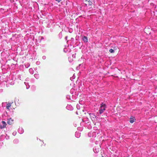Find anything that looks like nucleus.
Masks as SVG:
<instances>
[{"instance_id":"1","label":"nucleus","mask_w":157,"mask_h":157,"mask_svg":"<svg viewBox=\"0 0 157 157\" xmlns=\"http://www.w3.org/2000/svg\"><path fill=\"white\" fill-rule=\"evenodd\" d=\"M106 107V105L105 104L102 103L101 105V106L99 110V113L100 114H101L104 112L105 110V108Z\"/></svg>"},{"instance_id":"2","label":"nucleus","mask_w":157,"mask_h":157,"mask_svg":"<svg viewBox=\"0 0 157 157\" xmlns=\"http://www.w3.org/2000/svg\"><path fill=\"white\" fill-rule=\"evenodd\" d=\"M89 114L92 120H93V119L96 117V116L94 113H89Z\"/></svg>"},{"instance_id":"3","label":"nucleus","mask_w":157,"mask_h":157,"mask_svg":"<svg viewBox=\"0 0 157 157\" xmlns=\"http://www.w3.org/2000/svg\"><path fill=\"white\" fill-rule=\"evenodd\" d=\"M7 123L10 125H11L13 123V120L11 118L8 120Z\"/></svg>"},{"instance_id":"4","label":"nucleus","mask_w":157,"mask_h":157,"mask_svg":"<svg viewBox=\"0 0 157 157\" xmlns=\"http://www.w3.org/2000/svg\"><path fill=\"white\" fill-rule=\"evenodd\" d=\"M82 40L84 42L86 43L88 42V39L87 37L86 36H84L82 38Z\"/></svg>"},{"instance_id":"5","label":"nucleus","mask_w":157,"mask_h":157,"mask_svg":"<svg viewBox=\"0 0 157 157\" xmlns=\"http://www.w3.org/2000/svg\"><path fill=\"white\" fill-rule=\"evenodd\" d=\"M18 132L20 134H22L24 132V130L22 128H20L18 129Z\"/></svg>"},{"instance_id":"6","label":"nucleus","mask_w":157,"mask_h":157,"mask_svg":"<svg viewBox=\"0 0 157 157\" xmlns=\"http://www.w3.org/2000/svg\"><path fill=\"white\" fill-rule=\"evenodd\" d=\"M80 134L78 132H76L75 133V136L77 138H79L80 136Z\"/></svg>"},{"instance_id":"7","label":"nucleus","mask_w":157,"mask_h":157,"mask_svg":"<svg viewBox=\"0 0 157 157\" xmlns=\"http://www.w3.org/2000/svg\"><path fill=\"white\" fill-rule=\"evenodd\" d=\"M29 71L31 74H33L34 71L32 68H30L29 70Z\"/></svg>"},{"instance_id":"8","label":"nucleus","mask_w":157,"mask_h":157,"mask_svg":"<svg viewBox=\"0 0 157 157\" xmlns=\"http://www.w3.org/2000/svg\"><path fill=\"white\" fill-rule=\"evenodd\" d=\"M34 77L36 79H38L39 78V75L38 74H35L34 75Z\"/></svg>"},{"instance_id":"9","label":"nucleus","mask_w":157,"mask_h":157,"mask_svg":"<svg viewBox=\"0 0 157 157\" xmlns=\"http://www.w3.org/2000/svg\"><path fill=\"white\" fill-rule=\"evenodd\" d=\"M19 142V141H18V139H15L13 141V142L14 143H15V144H17Z\"/></svg>"},{"instance_id":"10","label":"nucleus","mask_w":157,"mask_h":157,"mask_svg":"<svg viewBox=\"0 0 157 157\" xmlns=\"http://www.w3.org/2000/svg\"><path fill=\"white\" fill-rule=\"evenodd\" d=\"M2 123L3 125L6 127V125H7L5 121H2Z\"/></svg>"},{"instance_id":"11","label":"nucleus","mask_w":157,"mask_h":157,"mask_svg":"<svg viewBox=\"0 0 157 157\" xmlns=\"http://www.w3.org/2000/svg\"><path fill=\"white\" fill-rule=\"evenodd\" d=\"M59 38L60 39H61L62 37V32H60L59 34Z\"/></svg>"},{"instance_id":"12","label":"nucleus","mask_w":157,"mask_h":157,"mask_svg":"<svg viewBox=\"0 0 157 157\" xmlns=\"http://www.w3.org/2000/svg\"><path fill=\"white\" fill-rule=\"evenodd\" d=\"M11 106V104L10 103H8L6 107L7 109H9V108Z\"/></svg>"},{"instance_id":"13","label":"nucleus","mask_w":157,"mask_h":157,"mask_svg":"<svg viewBox=\"0 0 157 157\" xmlns=\"http://www.w3.org/2000/svg\"><path fill=\"white\" fill-rule=\"evenodd\" d=\"M109 52L111 53H113L114 52V51L112 49H110L109 50Z\"/></svg>"},{"instance_id":"14","label":"nucleus","mask_w":157,"mask_h":157,"mask_svg":"<svg viewBox=\"0 0 157 157\" xmlns=\"http://www.w3.org/2000/svg\"><path fill=\"white\" fill-rule=\"evenodd\" d=\"M134 121V119L132 118H130V122L131 123H132Z\"/></svg>"},{"instance_id":"15","label":"nucleus","mask_w":157,"mask_h":157,"mask_svg":"<svg viewBox=\"0 0 157 157\" xmlns=\"http://www.w3.org/2000/svg\"><path fill=\"white\" fill-rule=\"evenodd\" d=\"M5 127L3 125H0V128L1 129L3 128H5Z\"/></svg>"},{"instance_id":"16","label":"nucleus","mask_w":157,"mask_h":157,"mask_svg":"<svg viewBox=\"0 0 157 157\" xmlns=\"http://www.w3.org/2000/svg\"><path fill=\"white\" fill-rule=\"evenodd\" d=\"M71 107V105H68L66 106V108L68 109H69V108Z\"/></svg>"},{"instance_id":"17","label":"nucleus","mask_w":157,"mask_h":157,"mask_svg":"<svg viewBox=\"0 0 157 157\" xmlns=\"http://www.w3.org/2000/svg\"><path fill=\"white\" fill-rule=\"evenodd\" d=\"M75 78V76L73 75L72 77L70 78V79L71 80H72V79H74Z\"/></svg>"},{"instance_id":"18","label":"nucleus","mask_w":157,"mask_h":157,"mask_svg":"<svg viewBox=\"0 0 157 157\" xmlns=\"http://www.w3.org/2000/svg\"><path fill=\"white\" fill-rule=\"evenodd\" d=\"M76 107L78 109H80V106L79 105L77 104L76 105Z\"/></svg>"},{"instance_id":"19","label":"nucleus","mask_w":157,"mask_h":157,"mask_svg":"<svg viewBox=\"0 0 157 157\" xmlns=\"http://www.w3.org/2000/svg\"><path fill=\"white\" fill-rule=\"evenodd\" d=\"M46 58V56H43L42 57V59H45Z\"/></svg>"},{"instance_id":"20","label":"nucleus","mask_w":157,"mask_h":157,"mask_svg":"<svg viewBox=\"0 0 157 157\" xmlns=\"http://www.w3.org/2000/svg\"><path fill=\"white\" fill-rule=\"evenodd\" d=\"M67 99H70V97L69 96H67Z\"/></svg>"},{"instance_id":"21","label":"nucleus","mask_w":157,"mask_h":157,"mask_svg":"<svg viewBox=\"0 0 157 157\" xmlns=\"http://www.w3.org/2000/svg\"><path fill=\"white\" fill-rule=\"evenodd\" d=\"M13 134L14 136H15L16 135V132H13Z\"/></svg>"},{"instance_id":"22","label":"nucleus","mask_w":157,"mask_h":157,"mask_svg":"<svg viewBox=\"0 0 157 157\" xmlns=\"http://www.w3.org/2000/svg\"><path fill=\"white\" fill-rule=\"evenodd\" d=\"M55 0L56 1H57L58 2H59L61 1V0Z\"/></svg>"},{"instance_id":"23","label":"nucleus","mask_w":157,"mask_h":157,"mask_svg":"<svg viewBox=\"0 0 157 157\" xmlns=\"http://www.w3.org/2000/svg\"><path fill=\"white\" fill-rule=\"evenodd\" d=\"M67 36H66L65 37V39L66 40H67Z\"/></svg>"},{"instance_id":"24","label":"nucleus","mask_w":157,"mask_h":157,"mask_svg":"<svg viewBox=\"0 0 157 157\" xmlns=\"http://www.w3.org/2000/svg\"><path fill=\"white\" fill-rule=\"evenodd\" d=\"M29 88V86L28 87L27 86V88H27V89H28Z\"/></svg>"},{"instance_id":"25","label":"nucleus","mask_w":157,"mask_h":157,"mask_svg":"<svg viewBox=\"0 0 157 157\" xmlns=\"http://www.w3.org/2000/svg\"><path fill=\"white\" fill-rule=\"evenodd\" d=\"M25 84L26 85V83L25 82Z\"/></svg>"},{"instance_id":"26","label":"nucleus","mask_w":157,"mask_h":157,"mask_svg":"<svg viewBox=\"0 0 157 157\" xmlns=\"http://www.w3.org/2000/svg\"><path fill=\"white\" fill-rule=\"evenodd\" d=\"M93 150H94V152H95V151H94V149H93Z\"/></svg>"},{"instance_id":"27","label":"nucleus","mask_w":157,"mask_h":157,"mask_svg":"<svg viewBox=\"0 0 157 157\" xmlns=\"http://www.w3.org/2000/svg\"><path fill=\"white\" fill-rule=\"evenodd\" d=\"M76 114H78V113H77V112H76Z\"/></svg>"}]
</instances>
